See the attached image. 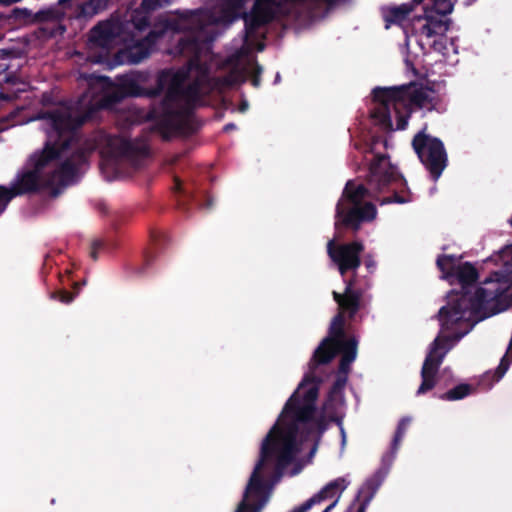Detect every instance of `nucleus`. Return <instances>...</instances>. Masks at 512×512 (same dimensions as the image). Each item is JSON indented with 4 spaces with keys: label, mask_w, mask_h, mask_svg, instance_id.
I'll return each instance as SVG.
<instances>
[{
    "label": "nucleus",
    "mask_w": 512,
    "mask_h": 512,
    "mask_svg": "<svg viewBox=\"0 0 512 512\" xmlns=\"http://www.w3.org/2000/svg\"><path fill=\"white\" fill-rule=\"evenodd\" d=\"M357 347L358 340L356 336H345L341 346L339 347V352L341 354V358L339 361V367L337 375H346L348 376L351 370V364L355 361L357 356Z\"/></svg>",
    "instance_id": "f3484780"
},
{
    "label": "nucleus",
    "mask_w": 512,
    "mask_h": 512,
    "mask_svg": "<svg viewBox=\"0 0 512 512\" xmlns=\"http://www.w3.org/2000/svg\"><path fill=\"white\" fill-rule=\"evenodd\" d=\"M364 251V245L360 241H352L349 243L335 244L334 240H330L327 244V253L331 260L337 265L341 276L352 271V277L345 280V288L347 283L354 281L355 285L364 290L365 295L371 301V295L367 293L369 284L361 285L358 281L356 270L361 265V253Z\"/></svg>",
    "instance_id": "9d476101"
},
{
    "label": "nucleus",
    "mask_w": 512,
    "mask_h": 512,
    "mask_svg": "<svg viewBox=\"0 0 512 512\" xmlns=\"http://www.w3.org/2000/svg\"><path fill=\"white\" fill-rule=\"evenodd\" d=\"M448 29L449 25L447 21L429 16L426 18V23L420 28V34L427 38H431L433 36L446 33Z\"/></svg>",
    "instance_id": "aec40b11"
},
{
    "label": "nucleus",
    "mask_w": 512,
    "mask_h": 512,
    "mask_svg": "<svg viewBox=\"0 0 512 512\" xmlns=\"http://www.w3.org/2000/svg\"><path fill=\"white\" fill-rule=\"evenodd\" d=\"M226 83L231 84V81L229 80V78L226 79Z\"/></svg>",
    "instance_id": "de8ad7c7"
},
{
    "label": "nucleus",
    "mask_w": 512,
    "mask_h": 512,
    "mask_svg": "<svg viewBox=\"0 0 512 512\" xmlns=\"http://www.w3.org/2000/svg\"><path fill=\"white\" fill-rule=\"evenodd\" d=\"M488 284L495 286L491 288H479L476 295L472 299L463 298L462 301L454 308L452 313L453 319L463 317V311L467 308L479 310L492 304L491 313L488 316L495 315L506 310L512 305V281L510 283L499 281H486Z\"/></svg>",
    "instance_id": "6e6552de"
},
{
    "label": "nucleus",
    "mask_w": 512,
    "mask_h": 512,
    "mask_svg": "<svg viewBox=\"0 0 512 512\" xmlns=\"http://www.w3.org/2000/svg\"><path fill=\"white\" fill-rule=\"evenodd\" d=\"M53 297L58 298L63 303H70L73 300V296L66 292V291H60L57 294H53Z\"/></svg>",
    "instance_id": "473e14b6"
},
{
    "label": "nucleus",
    "mask_w": 512,
    "mask_h": 512,
    "mask_svg": "<svg viewBox=\"0 0 512 512\" xmlns=\"http://www.w3.org/2000/svg\"><path fill=\"white\" fill-rule=\"evenodd\" d=\"M332 295L338 304V313L331 321L328 336L314 351L309 362L310 372L306 375L315 376L314 372L319 365H325L332 361L346 336L345 317L353 320L358 311L365 309L369 304V298L365 295L364 290L357 287L354 281L347 283L343 293L333 291Z\"/></svg>",
    "instance_id": "423d86ee"
},
{
    "label": "nucleus",
    "mask_w": 512,
    "mask_h": 512,
    "mask_svg": "<svg viewBox=\"0 0 512 512\" xmlns=\"http://www.w3.org/2000/svg\"><path fill=\"white\" fill-rule=\"evenodd\" d=\"M321 381L317 376L305 375L285 403L278 420L262 441L259 459L240 503L245 501L252 506L263 503V507L267 501L268 490L261 476L264 466L272 464L274 476L282 477L285 469L295 461L301 451L302 442L310 439L315 433L320 439L327 430L326 418H315Z\"/></svg>",
    "instance_id": "f03ea898"
},
{
    "label": "nucleus",
    "mask_w": 512,
    "mask_h": 512,
    "mask_svg": "<svg viewBox=\"0 0 512 512\" xmlns=\"http://www.w3.org/2000/svg\"><path fill=\"white\" fill-rule=\"evenodd\" d=\"M172 185L170 191L176 198L178 206L186 212L194 208L210 210L213 206V198L206 190L200 189L196 184H184L177 176H171Z\"/></svg>",
    "instance_id": "f8f14e48"
},
{
    "label": "nucleus",
    "mask_w": 512,
    "mask_h": 512,
    "mask_svg": "<svg viewBox=\"0 0 512 512\" xmlns=\"http://www.w3.org/2000/svg\"><path fill=\"white\" fill-rule=\"evenodd\" d=\"M413 10V5L403 4L396 7H390L384 14V20L387 23L386 28L390 24H398L404 21Z\"/></svg>",
    "instance_id": "412c9836"
},
{
    "label": "nucleus",
    "mask_w": 512,
    "mask_h": 512,
    "mask_svg": "<svg viewBox=\"0 0 512 512\" xmlns=\"http://www.w3.org/2000/svg\"><path fill=\"white\" fill-rule=\"evenodd\" d=\"M263 48H264V46L262 45V46H260V47L258 48V50H260V51H261V50H263Z\"/></svg>",
    "instance_id": "09e8293b"
},
{
    "label": "nucleus",
    "mask_w": 512,
    "mask_h": 512,
    "mask_svg": "<svg viewBox=\"0 0 512 512\" xmlns=\"http://www.w3.org/2000/svg\"><path fill=\"white\" fill-rule=\"evenodd\" d=\"M170 114L166 109V101L162 98V141L168 140V128L170 125Z\"/></svg>",
    "instance_id": "c85d7f7f"
},
{
    "label": "nucleus",
    "mask_w": 512,
    "mask_h": 512,
    "mask_svg": "<svg viewBox=\"0 0 512 512\" xmlns=\"http://www.w3.org/2000/svg\"><path fill=\"white\" fill-rule=\"evenodd\" d=\"M247 106L248 104L247 103H243L241 106H240V111H245L247 109Z\"/></svg>",
    "instance_id": "37998d69"
},
{
    "label": "nucleus",
    "mask_w": 512,
    "mask_h": 512,
    "mask_svg": "<svg viewBox=\"0 0 512 512\" xmlns=\"http://www.w3.org/2000/svg\"><path fill=\"white\" fill-rule=\"evenodd\" d=\"M262 71H263V69H262L261 65H259L257 62H255L254 66H253L252 73H251V84L255 88H258L261 85Z\"/></svg>",
    "instance_id": "c756f323"
},
{
    "label": "nucleus",
    "mask_w": 512,
    "mask_h": 512,
    "mask_svg": "<svg viewBox=\"0 0 512 512\" xmlns=\"http://www.w3.org/2000/svg\"><path fill=\"white\" fill-rule=\"evenodd\" d=\"M161 75H162V83H163L164 80H166V78L170 75L169 70L162 69Z\"/></svg>",
    "instance_id": "58836bf2"
},
{
    "label": "nucleus",
    "mask_w": 512,
    "mask_h": 512,
    "mask_svg": "<svg viewBox=\"0 0 512 512\" xmlns=\"http://www.w3.org/2000/svg\"><path fill=\"white\" fill-rule=\"evenodd\" d=\"M176 14L178 17L174 20L162 14V35L169 29L184 32L173 53L188 57V61L173 73L167 91H173L185 85L193 70L203 71L201 55L205 46L212 40L206 31L207 26L213 22L212 14L208 10L200 8L177 11Z\"/></svg>",
    "instance_id": "20e7f679"
},
{
    "label": "nucleus",
    "mask_w": 512,
    "mask_h": 512,
    "mask_svg": "<svg viewBox=\"0 0 512 512\" xmlns=\"http://www.w3.org/2000/svg\"><path fill=\"white\" fill-rule=\"evenodd\" d=\"M141 59H142V57L133 58V59H131V62L136 63V62H139Z\"/></svg>",
    "instance_id": "a18cd8bd"
},
{
    "label": "nucleus",
    "mask_w": 512,
    "mask_h": 512,
    "mask_svg": "<svg viewBox=\"0 0 512 512\" xmlns=\"http://www.w3.org/2000/svg\"><path fill=\"white\" fill-rule=\"evenodd\" d=\"M431 91V89L418 86L413 82L396 87H376L372 92L375 107L371 110V117L381 126L392 129L391 105L397 109L399 106L404 109L415 106L432 110L434 108V98L430 95Z\"/></svg>",
    "instance_id": "0eeeda50"
},
{
    "label": "nucleus",
    "mask_w": 512,
    "mask_h": 512,
    "mask_svg": "<svg viewBox=\"0 0 512 512\" xmlns=\"http://www.w3.org/2000/svg\"><path fill=\"white\" fill-rule=\"evenodd\" d=\"M367 186L348 180L336 205L335 229H351L357 232L362 223L376 218L377 210L372 202L363 201L373 198L380 205L397 203L405 204L413 201L404 176L384 154L375 155L369 165Z\"/></svg>",
    "instance_id": "7ed1b4c3"
},
{
    "label": "nucleus",
    "mask_w": 512,
    "mask_h": 512,
    "mask_svg": "<svg viewBox=\"0 0 512 512\" xmlns=\"http://www.w3.org/2000/svg\"><path fill=\"white\" fill-rule=\"evenodd\" d=\"M318 444H319V438H317L309 452V456L310 457H313L314 454L316 453L317 449H318Z\"/></svg>",
    "instance_id": "c9c22d12"
},
{
    "label": "nucleus",
    "mask_w": 512,
    "mask_h": 512,
    "mask_svg": "<svg viewBox=\"0 0 512 512\" xmlns=\"http://www.w3.org/2000/svg\"><path fill=\"white\" fill-rule=\"evenodd\" d=\"M468 331L469 330L459 333L456 332L452 335L445 336L439 335L433 340L421 368L420 374L422 381L417 390V395L425 394L436 386V376L449 349L446 348L445 345L448 342L459 341L464 335L468 333Z\"/></svg>",
    "instance_id": "9b49d317"
},
{
    "label": "nucleus",
    "mask_w": 512,
    "mask_h": 512,
    "mask_svg": "<svg viewBox=\"0 0 512 512\" xmlns=\"http://www.w3.org/2000/svg\"><path fill=\"white\" fill-rule=\"evenodd\" d=\"M237 128V126L234 124V123H227L224 127H223V131L228 133L230 131H233Z\"/></svg>",
    "instance_id": "f704fd0d"
},
{
    "label": "nucleus",
    "mask_w": 512,
    "mask_h": 512,
    "mask_svg": "<svg viewBox=\"0 0 512 512\" xmlns=\"http://www.w3.org/2000/svg\"><path fill=\"white\" fill-rule=\"evenodd\" d=\"M424 0H413V5H419L423 2Z\"/></svg>",
    "instance_id": "c03bdc74"
},
{
    "label": "nucleus",
    "mask_w": 512,
    "mask_h": 512,
    "mask_svg": "<svg viewBox=\"0 0 512 512\" xmlns=\"http://www.w3.org/2000/svg\"><path fill=\"white\" fill-rule=\"evenodd\" d=\"M201 81L196 78L187 85H183L176 90L167 91L166 98L173 102H183L180 113L189 116L192 114L196 104L200 101Z\"/></svg>",
    "instance_id": "4468645a"
},
{
    "label": "nucleus",
    "mask_w": 512,
    "mask_h": 512,
    "mask_svg": "<svg viewBox=\"0 0 512 512\" xmlns=\"http://www.w3.org/2000/svg\"><path fill=\"white\" fill-rule=\"evenodd\" d=\"M245 40H256L260 36L259 30L274 19V11H267L252 7L250 12H243Z\"/></svg>",
    "instance_id": "2eb2a0df"
},
{
    "label": "nucleus",
    "mask_w": 512,
    "mask_h": 512,
    "mask_svg": "<svg viewBox=\"0 0 512 512\" xmlns=\"http://www.w3.org/2000/svg\"><path fill=\"white\" fill-rule=\"evenodd\" d=\"M473 390V387L470 384H459L454 388L448 390L447 392L441 394L439 396L440 399L446 401H456L465 398L470 395Z\"/></svg>",
    "instance_id": "4be33fe9"
},
{
    "label": "nucleus",
    "mask_w": 512,
    "mask_h": 512,
    "mask_svg": "<svg viewBox=\"0 0 512 512\" xmlns=\"http://www.w3.org/2000/svg\"><path fill=\"white\" fill-rule=\"evenodd\" d=\"M88 149L98 150L101 157L104 159L102 169L109 165L110 161L123 155L127 150V143L120 137L109 136L104 133H99L89 140Z\"/></svg>",
    "instance_id": "ddd939ff"
},
{
    "label": "nucleus",
    "mask_w": 512,
    "mask_h": 512,
    "mask_svg": "<svg viewBox=\"0 0 512 512\" xmlns=\"http://www.w3.org/2000/svg\"><path fill=\"white\" fill-rule=\"evenodd\" d=\"M485 262H494L496 265L512 266V245H507L495 254L491 255Z\"/></svg>",
    "instance_id": "5701e85b"
},
{
    "label": "nucleus",
    "mask_w": 512,
    "mask_h": 512,
    "mask_svg": "<svg viewBox=\"0 0 512 512\" xmlns=\"http://www.w3.org/2000/svg\"><path fill=\"white\" fill-rule=\"evenodd\" d=\"M81 78L88 91L74 107L62 105L41 119L47 134L45 146L29 156L10 188L0 187V214L13 197L47 188L57 193L59 187L75 182L82 173L84 160L78 151L74 129L95 110L108 107L117 88L106 77L81 75Z\"/></svg>",
    "instance_id": "f257e3e1"
},
{
    "label": "nucleus",
    "mask_w": 512,
    "mask_h": 512,
    "mask_svg": "<svg viewBox=\"0 0 512 512\" xmlns=\"http://www.w3.org/2000/svg\"><path fill=\"white\" fill-rule=\"evenodd\" d=\"M135 25L138 29H143L146 25H148V20L144 18L141 23H136Z\"/></svg>",
    "instance_id": "e433bc0d"
},
{
    "label": "nucleus",
    "mask_w": 512,
    "mask_h": 512,
    "mask_svg": "<svg viewBox=\"0 0 512 512\" xmlns=\"http://www.w3.org/2000/svg\"><path fill=\"white\" fill-rule=\"evenodd\" d=\"M107 3L108 0H90L82 5L81 14L84 17H93L104 11L107 7Z\"/></svg>",
    "instance_id": "b1692460"
},
{
    "label": "nucleus",
    "mask_w": 512,
    "mask_h": 512,
    "mask_svg": "<svg viewBox=\"0 0 512 512\" xmlns=\"http://www.w3.org/2000/svg\"><path fill=\"white\" fill-rule=\"evenodd\" d=\"M104 29V27L102 26H99V27H96L93 32H92V37L93 38H96L97 35Z\"/></svg>",
    "instance_id": "4c0bfd02"
},
{
    "label": "nucleus",
    "mask_w": 512,
    "mask_h": 512,
    "mask_svg": "<svg viewBox=\"0 0 512 512\" xmlns=\"http://www.w3.org/2000/svg\"><path fill=\"white\" fill-rule=\"evenodd\" d=\"M394 110L396 114V129L404 130L408 125V118L410 117V109H404L402 106L395 108L393 105L390 106V112Z\"/></svg>",
    "instance_id": "a878e982"
},
{
    "label": "nucleus",
    "mask_w": 512,
    "mask_h": 512,
    "mask_svg": "<svg viewBox=\"0 0 512 512\" xmlns=\"http://www.w3.org/2000/svg\"><path fill=\"white\" fill-rule=\"evenodd\" d=\"M223 2L240 11L244 7L246 0H223Z\"/></svg>",
    "instance_id": "72a5a7b5"
},
{
    "label": "nucleus",
    "mask_w": 512,
    "mask_h": 512,
    "mask_svg": "<svg viewBox=\"0 0 512 512\" xmlns=\"http://www.w3.org/2000/svg\"><path fill=\"white\" fill-rule=\"evenodd\" d=\"M425 129L413 137L412 147L432 180L437 181L448 165V155L443 142L426 134Z\"/></svg>",
    "instance_id": "1a4fd4ad"
},
{
    "label": "nucleus",
    "mask_w": 512,
    "mask_h": 512,
    "mask_svg": "<svg viewBox=\"0 0 512 512\" xmlns=\"http://www.w3.org/2000/svg\"><path fill=\"white\" fill-rule=\"evenodd\" d=\"M161 239H162V242H163V241H164V235H163V234H162V236H161Z\"/></svg>",
    "instance_id": "8fccbe9b"
},
{
    "label": "nucleus",
    "mask_w": 512,
    "mask_h": 512,
    "mask_svg": "<svg viewBox=\"0 0 512 512\" xmlns=\"http://www.w3.org/2000/svg\"><path fill=\"white\" fill-rule=\"evenodd\" d=\"M348 381V376L346 375H336V379L333 382L329 393L328 400H332L334 397L338 395H342L344 387Z\"/></svg>",
    "instance_id": "bb28decb"
},
{
    "label": "nucleus",
    "mask_w": 512,
    "mask_h": 512,
    "mask_svg": "<svg viewBox=\"0 0 512 512\" xmlns=\"http://www.w3.org/2000/svg\"><path fill=\"white\" fill-rule=\"evenodd\" d=\"M337 503V500H335L334 502H332L329 506H327L323 512H330L336 505Z\"/></svg>",
    "instance_id": "a19ab883"
},
{
    "label": "nucleus",
    "mask_w": 512,
    "mask_h": 512,
    "mask_svg": "<svg viewBox=\"0 0 512 512\" xmlns=\"http://www.w3.org/2000/svg\"><path fill=\"white\" fill-rule=\"evenodd\" d=\"M365 264H366V267H367L368 269L374 268V266H375V263H374V261H373V260H366V261H365Z\"/></svg>",
    "instance_id": "79ce46f5"
},
{
    "label": "nucleus",
    "mask_w": 512,
    "mask_h": 512,
    "mask_svg": "<svg viewBox=\"0 0 512 512\" xmlns=\"http://www.w3.org/2000/svg\"><path fill=\"white\" fill-rule=\"evenodd\" d=\"M330 421H333V422H336L338 425L341 426L342 424V420L341 418L337 417V416H330Z\"/></svg>",
    "instance_id": "ea45409f"
},
{
    "label": "nucleus",
    "mask_w": 512,
    "mask_h": 512,
    "mask_svg": "<svg viewBox=\"0 0 512 512\" xmlns=\"http://www.w3.org/2000/svg\"><path fill=\"white\" fill-rule=\"evenodd\" d=\"M410 421H411V419L408 417H403L400 419V421L397 425L393 440L391 442L390 451L387 452L382 458L383 463H386V462L391 463L394 460L396 453L400 447V444L405 436L407 428L410 424Z\"/></svg>",
    "instance_id": "6ab92c4d"
},
{
    "label": "nucleus",
    "mask_w": 512,
    "mask_h": 512,
    "mask_svg": "<svg viewBox=\"0 0 512 512\" xmlns=\"http://www.w3.org/2000/svg\"><path fill=\"white\" fill-rule=\"evenodd\" d=\"M239 18H242V13L239 10L222 2L220 14L217 19L218 22L223 24H231Z\"/></svg>",
    "instance_id": "393cba45"
},
{
    "label": "nucleus",
    "mask_w": 512,
    "mask_h": 512,
    "mask_svg": "<svg viewBox=\"0 0 512 512\" xmlns=\"http://www.w3.org/2000/svg\"><path fill=\"white\" fill-rule=\"evenodd\" d=\"M160 4V0H143L142 9L146 12L156 9Z\"/></svg>",
    "instance_id": "2f4dec72"
},
{
    "label": "nucleus",
    "mask_w": 512,
    "mask_h": 512,
    "mask_svg": "<svg viewBox=\"0 0 512 512\" xmlns=\"http://www.w3.org/2000/svg\"><path fill=\"white\" fill-rule=\"evenodd\" d=\"M262 505L263 503L252 506L244 501L243 503H239L236 512H259L262 509Z\"/></svg>",
    "instance_id": "7c9ffc66"
},
{
    "label": "nucleus",
    "mask_w": 512,
    "mask_h": 512,
    "mask_svg": "<svg viewBox=\"0 0 512 512\" xmlns=\"http://www.w3.org/2000/svg\"><path fill=\"white\" fill-rule=\"evenodd\" d=\"M459 257L456 255H446L442 254L437 257L436 265L438 269L443 274V279H450L455 277L461 285V293H456L455 297H452L449 303L446 306H442L438 312V318L441 323L442 330H452L455 326H457L460 322L467 320V314H478L483 313L485 316H488V313H491L492 304L489 306L481 308L479 310H474L473 308H467L463 311V317L460 319H453L452 313L454 308L465 299H472L478 289L472 294L469 287L473 285L478 280V271L477 269L470 263L464 262L462 264H458ZM502 274L499 272H494L489 278L484 281L486 285L485 288L493 289L495 286L492 284H488L486 281H499L501 280Z\"/></svg>",
    "instance_id": "39448f33"
},
{
    "label": "nucleus",
    "mask_w": 512,
    "mask_h": 512,
    "mask_svg": "<svg viewBox=\"0 0 512 512\" xmlns=\"http://www.w3.org/2000/svg\"><path fill=\"white\" fill-rule=\"evenodd\" d=\"M92 257L96 258L95 251L92 252Z\"/></svg>",
    "instance_id": "49530a36"
},
{
    "label": "nucleus",
    "mask_w": 512,
    "mask_h": 512,
    "mask_svg": "<svg viewBox=\"0 0 512 512\" xmlns=\"http://www.w3.org/2000/svg\"><path fill=\"white\" fill-rule=\"evenodd\" d=\"M433 6L437 14L446 16L453 11L454 3L451 0H434Z\"/></svg>",
    "instance_id": "cd10ccee"
},
{
    "label": "nucleus",
    "mask_w": 512,
    "mask_h": 512,
    "mask_svg": "<svg viewBox=\"0 0 512 512\" xmlns=\"http://www.w3.org/2000/svg\"><path fill=\"white\" fill-rule=\"evenodd\" d=\"M384 475L378 470L371 478L367 479L359 489L356 500L359 502L355 512H366V509L373 499L376 491L383 481Z\"/></svg>",
    "instance_id": "a211bd4d"
},
{
    "label": "nucleus",
    "mask_w": 512,
    "mask_h": 512,
    "mask_svg": "<svg viewBox=\"0 0 512 512\" xmlns=\"http://www.w3.org/2000/svg\"><path fill=\"white\" fill-rule=\"evenodd\" d=\"M346 481L338 478L329 482L317 494L305 501L302 505L294 508L291 512H307L313 505L334 497L338 492H342L346 488Z\"/></svg>",
    "instance_id": "dca6fc26"
}]
</instances>
